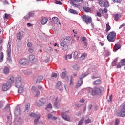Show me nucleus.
Masks as SVG:
<instances>
[{
	"instance_id": "obj_1",
	"label": "nucleus",
	"mask_w": 125,
	"mask_h": 125,
	"mask_svg": "<svg viewBox=\"0 0 125 125\" xmlns=\"http://www.w3.org/2000/svg\"><path fill=\"white\" fill-rule=\"evenodd\" d=\"M89 93H90L93 96H95V95H98V94H100V93H102L103 91H104V88L102 87H94L89 88H88Z\"/></svg>"
},
{
	"instance_id": "obj_2",
	"label": "nucleus",
	"mask_w": 125,
	"mask_h": 125,
	"mask_svg": "<svg viewBox=\"0 0 125 125\" xmlns=\"http://www.w3.org/2000/svg\"><path fill=\"white\" fill-rule=\"evenodd\" d=\"M71 42V38L70 37H66L65 38L63 39L62 42H61V46L62 47V50L66 51L68 50L69 46H68V43Z\"/></svg>"
},
{
	"instance_id": "obj_3",
	"label": "nucleus",
	"mask_w": 125,
	"mask_h": 125,
	"mask_svg": "<svg viewBox=\"0 0 125 125\" xmlns=\"http://www.w3.org/2000/svg\"><path fill=\"white\" fill-rule=\"evenodd\" d=\"M116 37H117L116 32L112 31L108 33L107 39L109 42H114L116 41Z\"/></svg>"
},
{
	"instance_id": "obj_4",
	"label": "nucleus",
	"mask_w": 125,
	"mask_h": 125,
	"mask_svg": "<svg viewBox=\"0 0 125 125\" xmlns=\"http://www.w3.org/2000/svg\"><path fill=\"white\" fill-rule=\"evenodd\" d=\"M82 18L87 25L90 24V23H92V19L89 16L84 15L82 16Z\"/></svg>"
},
{
	"instance_id": "obj_5",
	"label": "nucleus",
	"mask_w": 125,
	"mask_h": 125,
	"mask_svg": "<svg viewBox=\"0 0 125 125\" xmlns=\"http://www.w3.org/2000/svg\"><path fill=\"white\" fill-rule=\"evenodd\" d=\"M37 105L38 107H41V106H43L45 104V99L44 98H41L39 101L36 102Z\"/></svg>"
},
{
	"instance_id": "obj_6",
	"label": "nucleus",
	"mask_w": 125,
	"mask_h": 125,
	"mask_svg": "<svg viewBox=\"0 0 125 125\" xmlns=\"http://www.w3.org/2000/svg\"><path fill=\"white\" fill-rule=\"evenodd\" d=\"M68 111H66V112H62L61 116L62 118H63L65 121H67V122H70L71 120V118H70V117L69 116L67 115L66 113H67Z\"/></svg>"
},
{
	"instance_id": "obj_7",
	"label": "nucleus",
	"mask_w": 125,
	"mask_h": 125,
	"mask_svg": "<svg viewBox=\"0 0 125 125\" xmlns=\"http://www.w3.org/2000/svg\"><path fill=\"white\" fill-rule=\"evenodd\" d=\"M7 60L9 62H11V46L9 45V47L7 49Z\"/></svg>"
},
{
	"instance_id": "obj_8",
	"label": "nucleus",
	"mask_w": 125,
	"mask_h": 125,
	"mask_svg": "<svg viewBox=\"0 0 125 125\" xmlns=\"http://www.w3.org/2000/svg\"><path fill=\"white\" fill-rule=\"evenodd\" d=\"M83 0H72L71 3H72V4H73V6H74V7L78 8L79 6H80V5H78L76 4V3L83 2Z\"/></svg>"
},
{
	"instance_id": "obj_9",
	"label": "nucleus",
	"mask_w": 125,
	"mask_h": 125,
	"mask_svg": "<svg viewBox=\"0 0 125 125\" xmlns=\"http://www.w3.org/2000/svg\"><path fill=\"white\" fill-rule=\"evenodd\" d=\"M56 88L57 89H58L59 91H62L63 87H62V84L61 83V82L58 81L57 83V84L56 85Z\"/></svg>"
},
{
	"instance_id": "obj_10",
	"label": "nucleus",
	"mask_w": 125,
	"mask_h": 125,
	"mask_svg": "<svg viewBox=\"0 0 125 125\" xmlns=\"http://www.w3.org/2000/svg\"><path fill=\"white\" fill-rule=\"evenodd\" d=\"M116 116L117 117H125V110L121 109L120 112L117 113Z\"/></svg>"
},
{
	"instance_id": "obj_11",
	"label": "nucleus",
	"mask_w": 125,
	"mask_h": 125,
	"mask_svg": "<svg viewBox=\"0 0 125 125\" xmlns=\"http://www.w3.org/2000/svg\"><path fill=\"white\" fill-rule=\"evenodd\" d=\"M27 63H28V60L26 59H22L20 60L19 63L20 65H23V66H25V65H27Z\"/></svg>"
},
{
	"instance_id": "obj_12",
	"label": "nucleus",
	"mask_w": 125,
	"mask_h": 125,
	"mask_svg": "<svg viewBox=\"0 0 125 125\" xmlns=\"http://www.w3.org/2000/svg\"><path fill=\"white\" fill-rule=\"evenodd\" d=\"M52 21L53 22H54V24H57L58 25H61V23L59 22V20L58 19V18L57 17H54L52 18Z\"/></svg>"
},
{
	"instance_id": "obj_13",
	"label": "nucleus",
	"mask_w": 125,
	"mask_h": 125,
	"mask_svg": "<svg viewBox=\"0 0 125 125\" xmlns=\"http://www.w3.org/2000/svg\"><path fill=\"white\" fill-rule=\"evenodd\" d=\"M29 117H33V118H41V114L40 113H31L29 114Z\"/></svg>"
},
{
	"instance_id": "obj_14",
	"label": "nucleus",
	"mask_w": 125,
	"mask_h": 125,
	"mask_svg": "<svg viewBox=\"0 0 125 125\" xmlns=\"http://www.w3.org/2000/svg\"><path fill=\"white\" fill-rule=\"evenodd\" d=\"M21 78H18L17 79L16 82V86L17 87H20L21 86Z\"/></svg>"
},
{
	"instance_id": "obj_15",
	"label": "nucleus",
	"mask_w": 125,
	"mask_h": 125,
	"mask_svg": "<svg viewBox=\"0 0 125 125\" xmlns=\"http://www.w3.org/2000/svg\"><path fill=\"white\" fill-rule=\"evenodd\" d=\"M2 90L3 91H7L8 89H9L10 87L7 85L6 84H3L2 86Z\"/></svg>"
},
{
	"instance_id": "obj_16",
	"label": "nucleus",
	"mask_w": 125,
	"mask_h": 125,
	"mask_svg": "<svg viewBox=\"0 0 125 125\" xmlns=\"http://www.w3.org/2000/svg\"><path fill=\"white\" fill-rule=\"evenodd\" d=\"M47 119L48 120H57V117L53 116L52 115L49 114L47 115Z\"/></svg>"
},
{
	"instance_id": "obj_17",
	"label": "nucleus",
	"mask_w": 125,
	"mask_h": 125,
	"mask_svg": "<svg viewBox=\"0 0 125 125\" xmlns=\"http://www.w3.org/2000/svg\"><path fill=\"white\" fill-rule=\"evenodd\" d=\"M3 73L5 74V75H7L9 74V72H10V70H9V68L7 67H5L3 69Z\"/></svg>"
},
{
	"instance_id": "obj_18",
	"label": "nucleus",
	"mask_w": 125,
	"mask_h": 125,
	"mask_svg": "<svg viewBox=\"0 0 125 125\" xmlns=\"http://www.w3.org/2000/svg\"><path fill=\"white\" fill-rule=\"evenodd\" d=\"M82 84H83V80H79V81H78V82H77V85L75 86L76 88H79V87L81 86Z\"/></svg>"
},
{
	"instance_id": "obj_19",
	"label": "nucleus",
	"mask_w": 125,
	"mask_h": 125,
	"mask_svg": "<svg viewBox=\"0 0 125 125\" xmlns=\"http://www.w3.org/2000/svg\"><path fill=\"white\" fill-rule=\"evenodd\" d=\"M110 30H111V26H110V23L107 22L106 24L105 32L107 33Z\"/></svg>"
},
{
	"instance_id": "obj_20",
	"label": "nucleus",
	"mask_w": 125,
	"mask_h": 125,
	"mask_svg": "<svg viewBox=\"0 0 125 125\" xmlns=\"http://www.w3.org/2000/svg\"><path fill=\"white\" fill-rule=\"evenodd\" d=\"M59 102H60V101L58 100V99L56 98L54 103L55 107H58L59 105H60Z\"/></svg>"
},
{
	"instance_id": "obj_21",
	"label": "nucleus",
	"mask_w": 125,
	"mask_h": 125,
	"mask_svg": "<svg viewBox=\"0 0 125 125\" xmlns=\"http://www.w3.org/2000/svg\"><path fill=\"white\" fill-rule=\"evenodd\" d=\"M47 19H42L41 21V23L42 24V25H45V24H46V23H47Z\"/></svg>"
},
{
	"instance_id": "obj_22",
	"label": "nucleus",
	"mask_w": 125,
	"mask_h": 125,
	"mask_svg": "<svg viewBox=\"0 0 125 125\" xmlns=\"http://www.w3.org/2000/svg\"><path fill=\"white\" fill-rule=\"evenodd\" d=\"M101 83V80H100V79H98L93 82L94 85H98V84H100Z\"/></svg>"
},
{
	"instance_id": "obj_23",
	"label": "nucleus",
	"mask_w": 125,
	"mask_h": 125,
	"mask_svg": "<svg viewBox=\"0 0 125 125\" xmlns=\"http://www.w3.org/2000/svg\"><path fill=\"white\" fill-rule=\"evenodd\" d=\"M121 47V46L120 44H116L114 46L115 51H117V50H119V49H120Z\"/></svg>"
},
{
	"instance_id": "obj_24",
	"label": "nucleus",
	"mask_w": 125,
	"mask_h": 125,
	"mask_svg": "<svg viewBox=\"0 0 125 125\" xmlns=\"http://www.w3.org/2000/svg\"><path fill=\"white\" fill-rule=\"evenodd\" d=\"M83 9L85 12H90L91 9L88 7H83Z\"/></svg>"
},
{
	"instance_id": "obj_25",
	"label": "nucleus",
	"mask_w": 125,
	"mask_h": 125,
	"mask_svg": "<svg viewBox=\"0 0 125 125\" xmlns=\"http://www.w3.org/2000/svg\"><path fill=\"white\" fill-rule=\"evenodd\" d=\"M87 54L84 53L82 54L80 58L81 60H84V59H85V57H87Z\"/></svg>"
},
{
	"instance_id": "obj_26",
	"label": "nucleus",
	"mask_w": 125,
	"mask_h": 125,
	"mask_svg": "<svg viewBox=\"0 0 125 125\" xmlns=\"http://www.w3.org/2000/svg\"><path fill=\"white\" fill-rule=\"evenodd\" d=\"M72 56H73V55L72 54L67 55L65 56V59H66V60H68L69 59H72Z\"/></svg>"
},
{
	"instance_id": "obj_27",
	"label": "nucleus",
	"mask_w": 125,
	"mask_h": 125,
	"mask_svg": "<svg viewBox=\"0 0 125 125\" xmlns=\"http://www.w3.org/2000/svg\"><path fill=\"white\" fill-rule=\"evenodd\" d=\"M9 83H14V77L13 76L10 77L9 79L8 80Z\"/></svg>"
},
{
	"instance_id": "obj_28",
	"label": "nucleus",
	"mask_w": 125,
	"mask_h": 125,
	"mask_svg": "<svg viewBox=\"0 0 125 125\" xmlns=\"http://www.w3.org/2000/svg\"><path fill=\"white\" fill-rule=\"evenodd\" d=\"M120 18H121V15L118 14L115 15L114 20L116 21H118V20H119V19H120Z\"/></svg>"
},
{
	"instance_id": "obj_29",
	"label": "nucleus",
	"mask_w": 125,
	"mask_h": 125,
	"mask_svg": "<svg viewBox=\"0 0 125 125\" xmlns=\"http://www.w3.org/2000/svg\"><path fill=\"white\" fill-rule=\"evenodd\" d=\"M43 79V78L42 77V76H39L36 81L37 83H41V82H42V80Z\"/></svg>"
},
{
	"instance_id": "obj_30",
	"label": "nucleus",
	"mask_w": 125,
	"mask_h": 125,
	"mask_svg": "<svg viewBox=\"0 0 125 125\" xmlns=\"http://www.w3.org/2000/svg\"><path fill=\"white\" fill-rule=\"evenodd\" d=\"M52 109V105L51 104H48L47 107H46V110L47 111H49V110H51Z\"/></svg>"
},
{
	"instance_id": "obj_31",
	"label": "nucleus",
	"mask_w": 125,
	"mask_h": 125,
	"mask_svg": "<svg viewBox=\"0 0 125 125\" xmlns=\"http://www.w3.org/2000/svg\"><path fill=\"white\" fill-rule=\"evenodd\" d=\"M29 60H30V61H31V62H32V61H34V60H35V55H29Z\"/></svg>"
},
{
	"instance_id": "obj_32",
	"label": "nucleus",
	"mask_w": 125,
	"mask_h": 125,
	"mask_svg": "<svg viewBox=\"0 0 125 125\" xmlns=\"http://www.w3.org/2000/svg\"><path fill=\"white\" fill-rule=\"evenodd\" d=\"M18 88H19L18 92V93H22V92H23V90H24V88L23 87H18Z\"/></svg>"
},
{
	"instance_id": "obj_33",
	"label": "nucleus",
	"mask_w": 125,
	"mask_h": 125,
	"mask_svg": "<svg viewBox=\"0 0 125 125\" xmlns=\"http://www.w3.org/2000/svg\"><path fill=\"white\" fill-rule=\"evenodd\" d=\"M30 107H31V104L29 103H26L25 105L26 111H28V110H30Z\"/></svg>"
},
{
	"instance_id": "obj_34",
	"label": "nucleus",
	"mask_w": 125,
	"mask_h": 125,
	"mask_svg": "<svg viewBox=\"0 0 125 125\" xmlns=\"http://www.w3.org/2000/svg\"><path fill=\"white\" fill-rule=\"evenodd\" d=\"M73 68L74 70H75V71H79L80 70V67H79V65L75 64L73 66Z\"/></svg>"
},
{
	"instance_id": "obj_35",
	"label": "nucleus",
	"mask_w": 125,
	"mask_h": 125,
	"mask_svg": "<svg viewBox=\"0 0 125 125\" xmlns=\"http://www.w3.org/2000/svg\"><path fill=\"white\" fill-rule=\"evenodd\" d=\"M79 57V53H78V52H74L73 54V58L75 59L78 58Z\"/></svg>"
},
{
	"instance_id": "obj_36",
	"label": "nucleus",
	"mask_w": 125,
	"mask_h": 125,
	"mask_svg": "<svg viewBox=\"0 0 125 125\" xmlns=\"http://www.w3.org/2000/svg\"><path fill=\"white\" fill-rule=\"evenodd\" d=\"M86 76H87V74H82L79 77V80H83V78H85V77H86Z\"/></svg>"
},
{
	"instance_id": "obj_37",
	"label": "nucleus",
	"mask_w": 125,
	"mask_h": 125,
	"mask_svg": "<svg viewBox=\"0 0 125 125\" xmlns=\"http://www.w3.org/2000/svg\"><path fill=\"white\" fill-rule=\"evenodd\" d=\"M69 11L71 13H73V14H78V12L73 9H70Z\"/></svg>"
},
{
	"instance_id": "obj_38",
	"label": "nucleus",
	"mask_w": 125,
	"mask_h": 125,
	"mask_svg": "<svg viewBox=\"0 0 125 125\" xmlns=\"http://www.w3.org/2000/svg\"><path fill=\"white\" fill-rule=\"evenodd\" d=\"M3 52H1V55H0V62L3 61Z\"/></svg>"
},
{
	"instance_id": "obj_39",
	"label": "nucleus",
	"mask_w": 125,
	"mask_h": 125,
	"mask_svg": "<svg viewBox=\"0 0 125 125\" xmlns=\"http://www.w3.org/2000/svg\"><path fill=\"white\" fill-rule=\"evenodd\" d=\"M28 15L29 16V17H34L35 16V13L33 12H30L28 13Z\"/></svg>"
},
{
	"instance_id": "obj_40",
	"label": "nucleus",
	"mask_w": 125,
	"mask_h": 125,
	"mask_svg": "<svg viewBox=\"0 0 125 125\" xmlns=\"http://www.w3.org/2000/svg\"><path fill=\"white\" fill-rule=\"evenodd\" d=\"M17 38L18 40H21V34L19 32L17 34Z\"/></svg>"
},
{
	"instance_id": "obj_41",
	"label": "nucleus",
	"mask_w": 125,
	"mask_h": 125,
	"mask_svg": "<svg viewBox=\"0 0 125 125\" xmlns=\"http://www.w3.org/2000/svg\"><path fill=\"white\" fill-rule=\"evenodd\" d=\"M120 123V120L116 118L115 121V125H118Z\"/></svg>"
},
{
	"instance_id": "obj_42",
	"label": "nucleus",
	"mask_w": 125,
	"mask_h": 125,
	"mask_svg": "<svg viewBox=\"0 0 125 125\" xmlns=\"http://www.w3.org/2000/svg\"><path fill=\"white\" fill-rule=\"evenodd\" d=\"M84 121V119L83 118L81 119V120L79 121V122L78 123V125H83V123Z\"/></svg>"
},
{
	"instance_id": "obj_43",
	"label": "nucleus",
	"mask_w": 125,
	"mask_h": 125,
	"mask_svg": "<svg viewBox=\"0 0 125 125\" xmlns=\"http://www.w3.org/2000/svg\"><path fill=\"white\" fill-rule=\"evenodd\" d=\"M3 106H4V103L3 102H0V109L3 108Z\"/></svg>"
},
{
	"instance_id": "obj_44",
	"label": "nucleus",
	"mask_w": 125,
	"mask_h": 125,
	"mask_svg": "<svg viewBox=\"0 0 125 125\" xmlns=\"http://www.w3.org/2000/svg\"><path fill=\"white\" fill-rule=\"evenodd\" d=\"M7 85H8V86L9 87H10L11 86V85H12V83H11L10 82H9V81H7V82L6 83H5Z\"/></svg>"
},
{
	"instance_id": "obj_45",
	"label": "nucleus",
	"mask_w": 125,
	"mask_h": 125,
	"mask_svg": "<svg viewBox=\"0 0 125 125\" xmlns=\"http://www.w3.org/2000/svg\"><path fill=\"white\" fill-rule=\"evenodd\" d=\"M39 120H40V118H39L38 117H36V119L34 120V124L37 125V124H38V123H39Z\"/></svg>"
},
{
	"instance_id": "obj_46",
	"label": "nucleus",
	"mask_w": 125,
	"mask_h": 125,
	"mask_svg": "<svg viewBox=\"0 0 125 125\" xmlns=\"http://www.w3.org/2000/svg\"><path fill=\"white\" fill-rule=\"evenodd\" d=\"M51 78H57V74L55 73H52Z\"/></svg>"
},
{
	"instance_id": "obj_47",
	"label": "nucleus",
	"mask_w": 125,
	"mask_h": 125,
	"mask_svg": "<svg viewBox=\"0 0 125 125\" xmlns=\"http://www.w3.org/2000/svg\"><path fill=\"white\" fill-rule=\"evenodd\" d=\"M23 18H24V20H29V19H30V16H29V15H27L24 16Z\"/></svg>"
},
{
	"instance_id": "obj_48",
	"label": "nucleus",
	"mask_w": 125,
	"mask_h": 125,
	"mask_svg": "<svg viewBox=\"0 0 125 125\" xmlns=\"http://www.w3.org/2000/svg\"><path fill=\"white\" fill-rule=\"evenodd\" d=\"M104 7H109V2L108 1H105L104 3Z\"/></svg>"
},
{
	"instance_id": "obj_49",
	"label": "nucleus",
	"mask_w": 125,
	"mask_h": 125,
	"mask_svg": "<svg viewBox=\"0 0 125 125\" xmlns=\"http://www.w3.org/2000/svg\"><path fill=\"white\" fill-rule=\"evenodd\" d=\"M4 18H5V19H8V18H9V14H5Z\"/></svg>"
},
{
	"instance_id": "obj_50",
	"label": "nucleus",
	"mask_w": 125,
	"mask_h": 125,
	"mask_svg": "<svg viewBox=\"0 0 125 125\" xmlns=\"http://www.w3.org/2000/svg\"><path fill=\"white\" fill-rule=\"evenodd\" d=\"M89 123H91V120L89 119H88L85 121V124H89Z\"/></svg>"
},
{
	"instance_id": "obj_51",
	"label": "nucleus",
	"mask_w": 125,
	"mask_h": 125,
	"mask_svg": "<svg viewBox=\"0 0 125 125\" xmlns=\"http://www.w3.org/2000/svg\"><path fill=\"white\" fill-rule=\"evenodd\" d=\"M121 65L122 66H125V59L122 60Z\"/></svg>"
},
{
	"instance_id": "obj_52",
	"label": "nucleus",
	"mask_w": 125,
	"mask_h": 125,
	"mask_svg": "<svg viewBox=\"0 0 125 125\" xmlns=\"http://www.w3.org/2000/svg\"><path fill=\"white\" fill-rule=\"evenodd\" d=\"M113 2H118V3H121L122 2V0H112Z\"/></svg>"
},
{
	"instance_id": "obj_53",
	"label": "nucleus",
	"mask_w": 125,
	"mask_h": 125,
	"mask_svg": "<svg viewBox=\"0 0 125 125\" xmlns=\"http://www.w3.org/2000/svg\"><path fill=\"white\" fill-rule=\"evenodd\" d=\"M66 71H65V72H62V78H65L66 77Z\"/></svg>"
},
{
	"instance_id": "obj_54",
	"label": "nucleus",
	"mask_w": 125,
	"mask_h": 125,
	"mask_svg": "<svg viewBox=\"0 0 125 125\" xmlns=\"http://www.w3.org/2000/svg\"><path fill=\"white\" fill-rule=\"evenodd\" d=\"M54 0L56 1V2H55L56 4H59L60 5H61V4H62V3L60 1H56V0Z\"/></svg>"
},
{
	"instance_id": "obj_55",
	"label": "nucleus",
	"mask_w": 125,
	"mask_h": 125,
	"mask_svg": "<svg viewBox=\"0 0 125 125\" xmlns=\"http://www.w3.org/2000/svg\"><path fill=\"white\" fill-rule=\"evenodd\" d=\"M27 46L28 47H32V46H33V44L31 42H28L27 43Z\"/></svg>"
},
{
	"instance_id": "obj_56",
	"label": "nucleus",
	"mask_w": 125,
	"mask_h": 125,
	"mask_svg": "<svg viewBox=\"0 0 125 125\" xmlns=\"http://www.w3.org/2000/svg\"><path fill=\"white\" fill-rule=\"evenodd\" d=\"M28 52H30V53H33V52H34V49L32 48H29L28 49Z\"/></svg>"
},
{
	"instance_id": "obj_57",
	"label": "nucleus",
	"mask_w": 125,
	"mask_h": 125,
	"mask_svg": "<svg viewBox=\"0 0 125 125\" xmlns=\"http://www.w3.org/2000/svg\"><path fill=\"white\" fill-rule=\"evenodd\" d=\"M81 39L82 42H86V38L85 37H82Z\"/></svg>"
},
{
	"instance_id": "obj_58",
	"label": "nucleus",
	"mask_w": 125,
	"mask_h": 125,
	"mask_svg": "<svg viewBox=\"0 0 125 125\" xmlns=\"http://www.w3.org/2000/svg\"><path fill=\"white\" fill-rule=\"evenodd\" d=\"M81 103H84V99H82L79 101Z\"/></svg>"
},
{
	"instance_id": "obj_59",
	"label": "nucleus",
	"mask_w": 125,
	"mask_h": 125,
	"mask_svg": "<svg viewBox=\"0 0 125 125\" xmlns=\"http://www.w3.org/2000/svg\"><path fill=\"white\" fill-rule=\"evenodd\" d=\"M112 96L110 95L109 97V100H108V102H111V101H112Z\"/></svg>"
},
{
	"instance_id": "obj_60",
	"label": "nucleus",
	"mask_w": 125,
	"mask_h": 125,
	"mask_svg": "<svg viewBox=\"0 0 125 125\" xmlns=\"http://www.w3.org/2000/svg\"><path fill=\"white\" fill-rule=\"evenodd\" d=\"M99 3L100 4V5H101V6H103V2L102 1H100L99 2Z\"/></svg>"
},
{
	"instance_id": "obj_61",
	"label": "nucleus",
	"mask_w": 125,
	"mask_h": 125,
	"mask_svg": "<svg viewBox=\"0 0 125 125\" xmlns=\"http://www.w3.org/2000/svg\"><path fill=\"white\" fill-rule=\"evenodd\" d=\"M122 67V65L121 64L119 63L117 65V68H120Z\"/></svg>"
},
{
	"instance_id": "obj_62",
	"label": "nucleus",
	"mask_w": 125,
	"mask_h": 125,
	"mask_svg": "<svg viewBox=\"0 0 125 125\" xmlns=\"http://www.w3.org/2000/svg\"><path fill=\"white\" fill-rule=\"evenodd\" d=\"M97 15L99 17H101V16H102L101 14L100 13V12H97Z\"/></svg>"
},
{
	"instance_id": "obj_63",
	"label": "nucleus",
	"mask_w": 125,
	"mask_h": 125,
	"mask_svg": "<svg viewBox=\"0 0 125 125\" xmlns=\"http://www.w3.org/2000/svg\"><path fill=\"white\" fill-rule=\"evenodd\" d=\"M76 105L77 106V107H82V106H83V104H76Z\"/></svg>"
},
{
	"instance_id": "obj_64",
	"label": "nucleus",
	"mask_w": 125,
	"mask_h": 125,
	"mask_svg": "<svg viewBox=\"0 0 125 125\" xmlns=\"http://www.w3.org/2000/svg\"><path fill=\"white\" fill-rule=\"evenodd\" d=\"M121 109L125 111V104L122 106V108Z\"/></svg>"
}]
</instances>
